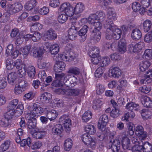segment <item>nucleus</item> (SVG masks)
<instances>
[{
  "instance_id": "2f4dec72",
  "label": "nucleus",
  "mask_w": 152,
  "mask_h": 152,
  "mask_svg": "<svg viewBox=\"0 0 152 152\" xmlns=\"http://www.w3.org/2000/svg\"><path fill=\"white\" fill-rule=\"evenodd\" d=\"M96 93L98 95H100L102 94L105 90L103 85L97 83H96Z\"/></svg>"
},
{
  "instance_id": "c03bdc74",
  "label": "nucleus",
  "mask_w": 152,
  "mask_h": 152,
  "mask_svg": "<svg viewBox=\"0 0 152 152\" xmlns=\"http://www.w3.org/2000/svg\"><path fill=\"white\" fill-rule=\"evenodd\" d=\"M10 145V140H7L5 141L1 145L0 147V150L2 152L5 151L9 148Z\"/></svg>"
},
{
  "instance_id": "09e8293b",
  "label": "nucleus",
  "mask_w": 152,
  "mask_h": 152,
  "mask_svg": "<svg viewBox=\"0 0 152 152\" xmlns=\"http://www.w3.org/2000/svg\"><path fill=\"white\" fill-rule=\"evenodd\" d=\"M59 48L58 44H55L52 45L50 48V51L52 54H56L59 50Z\"/></svg>"
},
{
  "instance_id": "4d7b16f0",
  "label": "nucleus",
  "mask_w": 152,
  "mask_h": 152,
  "mask_svg": "<svg viewBox=\"0 0 152 152\" xmlns=\"http://www.w3.org/2000/svg\"><path fill=\"white\" fill-rule=\"evenodd\" d=\"M42 145V142L39 141L34 142L30 145L32 149H37L40 148Z\"/></svg>"
},
{
  "instance_id": "72a5a7b5",
  "label": "nucleus",
  "mask_w": 152,
  "mask_h": 152,
  "mask_svg": "<svg viewBox=\"0 0 152 152\" xmlns=\"http://www.w3.org/2000/svg\"><path fill=\"white\" fill-rule=\"evenodd\" d=\"M99 50L98 48L96 47L91 48L89 53V55L91 57H97L99 56Z\"/></svg>"
},
{
  "instance_id": "c756f323",
  "label": "nucleus",
  "mask_w": 152,
  "mask_h": 152,
  "mask_svg": "<svg viewBox=\"0 0 152 152\" xmlns=\"http://www.w3.org/2000/svg\"><path fill=\"white\" fill-rule=\"evenodd\" d=\"M152 23L150 20H146L144 21L143 23V29L144 31L147 32H148L151 29Z\"/></svg>"
},
{
  "instance_id": "13d9d810",
  "label": "nucleus",
  "mask_w": 152,
  "mask_h": 152,
  "mask_svg": "<svg viewBox=\"0 0 152 152\" xmlns=\"http://www.w3.org/2000/svg\"><path fill=\"white\" fill-rule=\"evenodd\" d=\"M67 75L65 74L62 73L60 74L55 73V77L56 79L65 82V78Z\"/></svg>"
},
{
  "instance_id": "0eeeda50",
  "label": "nucleus",
  "mask_w": 152,
  "mask_h": 152,
  "mask_svg": "<svg viewBox=\"0 0 152 152\" xmlns=\"http://www.w3.org/2000/svg\"><path fill=\"white\" fill-rule=\"evenodd\" d=\"M108 121V116L106 115H102L100 118L98 124V129L102 132H106V125Z\"/></svg>"
},
{
  "instance_id": "6e6552de",
  "label": "nucleus",
  "mask_w": 152,
  "mask_h": 152,
  "mask_svg": "<svg viewBox=\"0 0 152 152\" xmlns=\"http://www.w3.org/2000/svg\"><path fill=\"white\" fill-rule=\"evenodd\" d=\"M120 142L118 140H110L107 143L108 148H111L113 152H118L120 148Z\"/></svg>"
},
{
  "instance_id": "dca6fc26",
  "label": "nucleus",
  "mask_w": 152,
  "mask_h": 152,
  "mask_svg": "<svg viewBox=\"0 0 152 152\" xmlns=\"http://www.w3.org/2000/svg\"><path fill=\"white\" fill-rule=\"evenodd\" d=\"M130 48H133V51L135 53H138L140 51L144 46V43L140 42L134 45L133 44L129 45Z\"/></svg>"
},
{
  "instance_id": "6ab92c4d",
  "label": "nucleus",
  "mask_w": 152,
  "mask_h": 152,
  "mask_svg": "<svg viewBox=\"0 0 152 152\" xmlns=\"http://www.w3.org/2000/svg\"><path fill=\"white\" fill-rule=\"evenodd\" d=\"M28 119L27 123V125L28 128L31 130L34 129L36 127L37 121L35 118H30Z\"/></svg>"
},
{
  "instance_id": "423d86ee",
  "label": "nucleus",
  "mask_w": 152,
  "mask_h": 152,
  "mask_svg": "<svg viewBox=\"0 0 152 152\" xmlns=\"http://www.w3.org/2000/svg\"><path fill=\"white\" fill-rule=\"evenodd\" d=\"M82 139L85 144L88 145L92 149L96 147V140L94 137H92L88 134H84L82 136Z\"/></svg>"
},
{
  "instance_id": "cd10ccee",
  "label": "nucleus",
  "mask_w": 152,
  "mask_h": 152,
  "mask_svg": "<svg viewBox=\"0 0 152 152\" xmlns=\"http://www.w3.org/2000/svg\"><path fill=\"white\" fill-rule=\"evenodd\" d=\"M85 130L87 134L88 133L91 135L94 134L96 132L95 127L94 125L90 124L86 126Z\"/></svg>"
},
{
  "instance_id": "a878e982",
  "label": "nucleus",
  "mask_w": 152,
  "mask_h": 152,
  "mask_svg": "<svg viewBox=\"0 0 152 152\" xmlns=\"http://www.w3.org/2000/svg\"><path fill=\"white\" fill-rule=\"evenodd\" d=\"M101 37V34L100 31H92L91 38L94 42L97 43L99 42Z\"/></svg>"
},
{
  "instance_id": "7ed1b4c3",
  "label": "nucleus",
  "mask_w": 152,
  "mask_h": 152,
  "mask_svg": "<svg viewBox=\"0 0 152 152\" xmlns=\"http://www.w3.org/2000/svg\"><path fill=\"white\" fill-rule=\"evenodd\" d=\"M71 46L70 44H68L65 48L66 51L64 54L60 55L61 59L65 61H70L74 59L75 55L73 52L71 50Z\"/></svg>"
},
{
  "instance_id": "79ce46f5",
  "label": "nucleus",
  "mask_w": 152,
  "mask_h": 152,
  "mask_svg": "<svg viewBox=\"0 0 152 152\" xmlns=\"http://www.w3.org/2000/svg\"><path fill=\"white\" fill-rule=\"evenodd\" d=\"M72 145V141L70 139H67L65 141L64 144V149L67 151L71 149Z\"/></svg>"
},
{
  "instance_id": "f8f14e48",
  "label": "nucleus",
  "mask_w": 152,
  "mask_h": 152,
  "mask_svg": "<svg viewBox=\"0 0 152 152\" xmlns=\"http://www.w3.org/2000/svg\"><path fill=\"white\" fill-rule=\"evenodd\" d=\"M31 52L32 55L35 57H41L44 53L43 50L40 47L37 48V44L33 46Z\"/></svg>"
},
{
  "instance_id": "774afa93",
  "label": "nucleus",
  "mask_w": 152,
  "mask_h": 152,
  "mask_svg": "<svg viewBox=\"0 0 152 152\" xmlns=\"http://www.w3.org/2000/svg\"><path fill=\"white\" fill-rule=\"evenodd\" d=\"M80 72V69L76 67L70 69L68 71V73L72 74L75 75L79 74Z\"/></svg>"
},
{
  "instance_id": "39448f33",
  "label": "nucleus",
  "mask_w": 152,
  "mask_h": 152,
  "mask_svg": "<svg viewBox=\"0 0 152 152\" xmlns=\"http://www.w3.org/2000/svg\"><path fill=\"white\" fill-rule=\"evenodd\" d=\"M116 14L111 8H109L107 11V19L104 23V27H107L108 25L114 26L113 21L116 18Z\"/></svg>"
},
{
  "instance_id": "6e6d98bb",
  "label": "nucleus",
  "mask_w": 152,
  "mask_h": 152,
  "mask_svg": "<svg viewBox=\"0 0 152 152\" xmlns=\"http://www.w3.org/2000/svg\"><path fill=\"white\" fill-rule=\"evenodd\" d=\"M6 78L3 76L0 77V89H4L7 86Z\"/></svg>"
},
{
  "instance_id": "a19ab883",
  "label": "nucleus",
  "mask_w": 152,
  "mask_h": 152,
  "mask_svg": "<svg viewBox=\"0 0 152 152\" xmlns=\"http://www.w3.org/2000/svg\"><path fill=\"white\" fill-rule=\"evenodd\" d=\"M141 114L143 118L147 119L150 118L152 115V113L148 110L144 109L142 110Z\"/></svg>"
},
{
  "instance_id": "9b49d317",
  "label": "nucleus",
  "mask_w": 152,
  "mask_h": 152,
  "mask_svg": "<svg viewBox=\"0 0 152 152\" xmlns=\"http://www.w3.org/2000/svg\"><path fill=\"white\" fill-rule=\"evenodd\" d=\"M59 9L61 11H64L65 13H67L70 16L72 15L73 14V8L69 3H63L59 7Z\"/></svg>"
},
{
  "instance_id": "e433bc0d",
  "label": "nucleus",
  "mask_w": 152,
  "mask_h": 152,
  "mask_svg": "<svg viewBox=\"0 0 152 152\" xmlns=\"http://www.w3.org/2000/svg\"><path fill=\"white\" fill-rule=\"evenodd\" d=\"M36 4V0H31L27 2L25 6V8L27 10H30L35 6Z\"/></svg>"
},
{
  "instance_id": "e2e57ef3",
  "label": "nucleus",
  "mask_w": 152,
  "mask_h": 152,
  "mask_svg": "<svg viewBox=\"0 0 152 152\" xmlns=\"http://www.w3.org/2000/svg\"><path fill=\"white\" fill-rule=\"evenodd\" d=\"M139 90L142 93L147 94L151 91V88L149 86L144 85L140 87Z\"/></svg>"
},
{
  "instance_id": "b1692460",
  "label": "nucleus",
  "mask_w": 152,
  "mask_h": 152,
  "mask_svg": "<svg viewBox=\"0 0 152 152\" xmlns=\"http://www.w3.org/2000/svg\"><path fill=\"white\" fill-rule=\"evenodd\" d=\"M85 9V6L82 3H77L75 7L73 13L75 14H78L82 12Z\"/></svg>"
},
{
  "instance_id": "a211bd4d",
  "label": "nucleus",
  "mask_w": 152,
  "mask_h": 152,
  "mask_svg": "<svg viewBox=\"0 0 152 152\" xmlns=\"http://www.w3.org/2000/svg\"><path fill=\"white\" fill-rule=\"evenodd\" d=\"M46 133L45 131L41 129H38L32 134V136L33 137L36 139H41L44 137Z\"/></svg>"
},
{
  "instance_id": "ea45409f",
  "label": "nucleus",
  "mask_w": 152,
  "mask_h": 152,
  "mask_svg": "<svg viewBox=\"0 0 152 152\" xmlns=\"http://www.w3.org/2000/svg\"><path fill=\"white\" fill-rule=\"evenodd\" d=\"M67 13H64L60 15L58 17V22L61 23L65 22L67 20L68 16Z\"/></svg>"
},
{
  "instance_id": "864d4df0",
  "label": "nucleus",
  "mask_w": 152,
  "mask_h": 152,
  "mask_svg": "<svg viewBox=\"0 0 152 152\" xmlns=\"http://www.w3.org/2000/svg\"><path fill=\"white\" fill-rule=\"evenodd\" d=\"M26 90L22 87L18 86V84H16L14 88V92L16 95H18L21 94Z\"/></svg>"
},
{
  "instance_id": "49530a36",
  "label": "nucleus",
  "mask_w": 152,
  "mask_h": 152,
  "mask_svg": "<svg viewBox=\"0 0 152 152\" xmlns=\"http://www.w3.org/2000/svg\"><path fill=\"white\" fill-rule=\"evenodd\" d=\"M23 111V107L22 105H18L15 111V116L18 117L21 115Z\"/></svg>"
},
{
  "instance_id": "f257e3e1",
  "label": "nucleus",
  "mask_w": 152,
  "mask_h": 152,
  "mask_svg": "<svg viewBox=\"0 0 152 152\" xmlns=\"http://www.w3.org/2000/svg\"><path fill=\"white\" fill-rule=\"evenodd\" d=\"M104 27L106 29L105 37L107 39L118 40L120 38L122 33L121 29L115 28L112 26L108 25L107 27Z\"/></svg>"
},
{
  "instance_id": "f03ea898",
  "label": "nucleus",
  "mask_w": 152,
  "mask_h": 152,
  "mask_svg": "<svg viewBox=\"0 0 152 152\" xmlns=\"http://www.w3.org/2000/svg\"><path fill=\"white\" fill-rule=\"evenodd\" d=\"M132 141L134 143H137L134 145L132 148L130 146V140L127 137H123L122 140V144L123 148L126 150V152H128V151L132 149V151L134 152H141L140 151L142 150V145H141L140 142L139 141H135L134 139Z\"/></svg>"
},
{
  "instance_id": "1a4fd4ad",
  "label": "nucleus",
  "mask_w": 152,
  "mask_h": 152,
  "mask_svg": "<svg viewBox=\"0 0 152 152\" xmlns=\"http://www.w3.org/2000/svg\"><path fill=\"white\" fill-rule=\"evenodd\" d=\"M126 108L128 110L131 112V114H129L130 117L133 118L135 116V114L134 111H138L140 110V107L138 104H135L133 102L128 103L126 106Z\"/></svg>"
},
{
  "instance_id": "0e129e2a",
  "label": "nucleus",
  "mask_w": 152,
  "mask_h": 152,
  "mask_svg": "<svg viewBox=\"0 0 152 152\" xmlns=\"http://www.w3.org/2000/svg\"><path fill=\"white\" fill-rule=\"evenodd\" d=\"M33 107H34L36 113L38 116H39L41 113L43 112V109L42 108L39 107L38 104H37L36 103H34L33 105Z\"/></svg>"
},
{
  "instance_id": "412c9836",
  "label": "nucleus",
  "mask_w": 152,
  "mask_h": 152,
  "mask_svg": "<svg viewBox=\"0 0 152 152\" xmlns=\"http://www.w3.org/2000/svg\"><path fill=\"white\" fill-rule=\"evenodd\" d=\"M63 131L62 125L60 124H57L52 129L53 133L56 135L60 136Z\"/></svg>"
},
{
  "instance_id": "de8ad7c7",
  "label": "nucleus",
  "mask_w": 152,
  "mask_h": 152,
  "mask_svg": "<svg viewBox=\"0 0 152 152\" xmlns=\"http://www.w3.org/2000/svg\"><path fill=\"white\" fill-rule=\"evenodd\" d=\"M80 91L78 89H69L67 90L66 94L69 95L76 96L78 95Z\"/></svg>"
},
{
  "instance_id": "680f3d73",
  "label": "nucleus",
  "mask_w": 152,
  "mask_h": 152,
  "mask_svg": "<svg viewBox=\"0 0 152 152\" xmlns=\"http://www.w3.org/2000/svg\"><path fill=\"white\" fill-rule=\"evenodd\" d=\"M41 37V36L39 33L35 32L33 35L32 34L31 39L33 41L37 42L40 39Z\"/></svg>"
},
{
  "instance_id": "58836bf2",
  "label": "nucleus",
  "mask_w": 152,
  "mask_h": 152,
  "mask_svg": "<svg viewBox=\"0 0 152 152\" xmlns=\"http://www.w3.org/2000/svg\"><path fill=\"white\" fill-rule=\"evenodd\" d=\"M7 9L10 14H13L19 12L14 4H9L7 6Z\"/></svg>"
},
{
  "instance_id": "4468645a",
  "label": "nucleus",
  "mask_w": 152,
  "mask_h": 152,
  "mask_svg": "<svg viewBox=\"0 0 152 152\" xmlns=\"http://www.w3.org/2000/svg\"><path fill=\"white\" fill-rule=\"evenodd\" d=\"M109 72L115 78H118L121 74V71L118 67H110Z\"/></svg>"
},
{
  "instance_id": "9d476101",
  "label": "nucleus",
  "mask_w": 152,
  "mask_h": 152,
  "mask_svg": "<svg viewBox=\"0 0 152 152\" xmlns=\"http://www.w3.org/2000/svg\"><path fill=\"white\" fill-rule=\"evenodd\" d=\"M59 122L64 124V126L66 131L68 132L70 130L72 126L70 119L67 116L63 115L59 119Z\"/></svg>"
},
{
  "instance_id": "c85d7f7f",
  "label": "nucleus",
  "mask_w": 152,
  "mask_h": 152,
  "mask_svg": "<svg viewBox=\"0 0 152 152\" xmlns=\"http://www.w3.org/2000/svg\"><path fill=\"white\" fill-rule=\"evenodd\" d=\"M46 115L48 119L52 121L54 120L57 116V114L56 110H53L47 111Z\"/></svg>"
},
{
  "instance_id": "7c9ffc66",
  "label": "nucleus",
  "mask_w": 152,
  "mask_h": 152,
  "mask_svg": "<svg viewBox=\"0 0 152 152\" xmlns=\"http://www.w3.org/2000/svg\"><path fill=\"white\" fill-rule=\"evenodd\" d=\"M26 78H23L18 80V85L19 86L22 87V88L27 89L28 88V82L26 81Z\"/></svg>"
},
{
  "instance_id": "338daca9",
  "label": "nucleus",
  "mask_w": 152,
  "mask_h": 152,
  "mask_svg": "<svg viewBox=\"0 0 152 152\" xmlns=\"http://www.w3.org/2000/svg\"><path fill=\"white\" fill-rule=\"evenodd\" d=\"M94 29L93 31H100V30L101 29L102 24L99 22H95L94 23Z\"/></svg>"
},
{
  "instance_id": "c9c22d12",
  "label": "nucleus",
  "mask_w": 152,
  "mask_h": 152,
  "mask_svg": "<svg viewBox=\"0 0 152 152\" xmlns=\"http://www.w3.org/2000/svg\"><path fill=\"white\" fill-rule=\"evenodd\" d=\"M66 83H67V80H66L65 82H64V81L56 79L53 82L52 85V86L56 87H61L64 84L65 86H68V85Z\"/></svg>"
},
{
  "instance_id": "8fccbe9b",
  "label": "nucleus",
  "mask_w": 152,
  "mask_h": 152,
  "mask_svg": "<svg viewBox=\"0 0 152 152\" xmlns=\"http://www.w3.org/2000/svg\"><path fill=\"white\" fill-rule=\"evenodd\" d=\"M102 104V101L99 99H96L94 102L93 108L94 110H97L99 109Z\"/></svg>"
},
{
  "instance_id": "ddd939ff",
  "label": "nucleus",
  "mask_w": 152,
  "mask_h": 152,
  "mask_svg": "<svg viewBox=\"0 0 152 152\" xmlns=\"http://www.w3.org/2000/svg\"><path fill=\"white\" fill-rule=\"evenodd\" d=\"M88 29L87 25H84L82 28L79 31L78 34L80 37L79 39L80 42H83L86 39V34Z\"/></svg>"
},
{
  "instance_id": "052dcab7",
  "label": "nucleus",
  "mask_w": 152,
  "mask_h": 152,
  "mask_svg": "<svg viewBox=\"0 0 152 152\" xmlns=\"http://www.w3.org/2000/svg\"><path fill=\"white\" fill-rule=\"evenodd\" d=\"M110 62V59L108 57H105L102 59V64L100 66H104L108 65Z\"/></svg>"
},
{
  "instance_id": "bb28decb",
  "label": "nucleus",
  "mask_w": 152,
  "mask_h": 152,
  "mask_svg": "<svg viewBox=\"0 0 152 152\" xmlns=\"http://www.w3.org/2000/svg\"><path fill=\"white\" fill-rule=\"evenodd\" d=\"M77 31L71 27L68 30V35L69 39L73 40H75L77 35Z\"/></svg>"
},
{
  "instance_id": "bf43d9fd",
  "label": "nucleus",
  "mask_w": 152,
  "mask_h": 152,
  "mask_svg": "<svg viewBox=\"0 0 152 152\" xmlns=\"http://www.w3.org/2000/svg\"><path fill=\"white\" fill-rule=\"evenodd\" d=\"M20 143L21 146L23 147L27 145L28 146L30 147L31 144V139L30 137H28L26 139H23Z\"/></svg>"
},
{
  "instance_id": "4be33fe9",
  "label": "nucleus",
  "mask_w": 152,
  "mask_h": 152,
  "mask_svg": "<svg viewBox=\"0 0 152 152\" xmlns=\"http://www.w3.org/2000/svg\"><path fill=\"white\" fill-rule=\"evenodd\" d=\"M142 36V33L137 28L133 29L131 33V37L133 39L138 40Z\"/></svg>"
},
{
  "instance_id": "20e7f679",
  "label": "nucleus",
  "mask_w": 152,
  "mask_h": 152,
  "mask_svg": "<svg viewBox=\"0 0 152 152\" xmlns=\"http://www.w3.org/2000/svg\"><path fill=\"white\" fill-rule=\"evenodd\" d=\"M142 58L145 61H142L139 64V66H150L152 64L149 61L152 58V50L146 49L142 56Z\"/></svg>"
},
{
  "instance_id": "f3484780",
  "label": "nucleus",
  "mask_w": 152,
  "mask_h": 152,
  "mask_svg": "<svg viewBox=\"0 0 152 152\" xmlns=\"http://www.w3.org/2000/svg\"><path fill=\"white\" fill-rule=\"evenodd\" d=\"M125 40L122 39L118 42V50L121 53H123L126 50Z\"/></svg>"
},
{
  "instance_id": "69168bd1",
  "label": "nucleus",
  "mask_w": 152,
  "mask_h": 152,
  "mask_svg": "<svg viewBox=\"0 0 152 152\" xmlns=\"http://www.w3.org/2000/svg\"><path fill=\"white\" fill-rule=\"evenodd\" d=\"M49 12V10L48 7H44L40 9L39 10V12L42 15L47 14Z\"/></svg>"
},
{
  "instance_id": "a18cd8bd",
  "label": "nucleus",
  "mask_w": 152,
  "mask_h": 152,
  "mask_svg": "<svg viewBox=\"0 0 152 152\" xmlns=\"http://www.w3.org/2000/svg\"><path fill=\"white\" fill-rule=\"evenodd\" d=\"M105 67H98L95 72V76L96 77H100L105 70Z\"/></svg>"
},
{
  "instance_id": "f704fd0d",
  "label": "nucleus",
  "mask_w": 152,
  "mask_h": 152,
  "mask_svg": "<svg viewBox=\"0 0 152 152\" xmlns=\"http://www.w3.org/2000/svg\"><path fill=\"white\" fill-rule=\"evenodd\" d=\"M92 117V113L90 111H86L82 116V119L84 122H87Z\"/></svg>"
},
{
  "instance_id": "37998d69",
  "label": "nucleus",
  "mask_w": 152,
  "mask_h": 152,
  "mask_svg": "<svg viewBox=\"0 0 152 152\" xmlns=\"http://www.w3.org/2000/svg\"><path fill=\"white\" fill-rule=\"evenodd\" d=\"M27 72L28 76L31 78L28 79V82H30L31 81V79L33 78L35 76L36 72L34 67H28V70Z\"/></svg>"
},
{
  "instance_id": "5fc2aeb1",
  "label": "nucleus",
  "mask_w": 152,
  "mask_h": 152,
  "mask_svg": "<svg viewBox=\"0 0 152 152\" xmlns=\"http://www.w3.org/2000/svg\"><path fill=\"white\" fill-rule=\"evenodd\" d=\"M120 114L118 109H114L112 110L110 112V116L114 118L118 117Z\"/></svg>"
},
{
  "instance_id": "3c124183",
  "label": "nucleus",
  "mask_w": 152,
  "mask_h": 152,
  "mask_svg": "<svg viewBox=\"0 0 152 152\" xmlns=\"http://www.w3.org/2000/svg\"><path fill=\"white\" fill-rule=\"evenodd\" d=\"M98 18L96 14H91L88 18V22L89 24H92L96 22H95V20H98Z\"/></svg>"
},
{
  "instance_id": "aec40b11",
  "label": "nucleus",
  "mask_w": 152,
  "mask_h": 152,
  "mask_svg": "<svg viewBox=\"0 0 152 152\" xmlns=\"http://www.w3.org/2000/svg\"><path fill=\"white\" fill-rule=\"evenodd\" d=\"M51 98L52 95L50 93L45 92L41 94L40 99L41 102L47 103L49 102Z\"/></svg>"
},
{
  "instance_id": "5701e85b",
  "label": "nucleus",
  "mask_w": 152,
  "mask_h": 152,
  "mask_svg": "<svg viewBox=\"0 0 152 152\" xmlns=\"http://www.w3.org/2000/svg\"><path fill=\"white\" fill-rule=\"evenodd\" d=\"M17 78V74L15 72L10 73L8 75L7 80L8 83L13 85L15 83Z\"/></svg>"
},
{
  "instance_id": "2eb2a0df",
  "label": "nucleus",
  "mask_w": 152,
  "mask_h": 152,
  "mask_svg": "<svg viewBox=\"0 0 152 152\" xmlns=\"http://www.w3.org/2000/svg\"><path fill=\"white\" fill-rule=\"evenodd\" d=\"M45 36L46 39L49 40H53L57 38V35L55 31L50 29L45 33Z\"/></svg>"
},
{
  "instance_id": "4c0bfd02",
  "label": "nucleus",
  "mask_w": 152,
  "mask_h": 152,
  "mask_svg": "<svg viewBox=\"0 0 152 152\" xmlns=\"http://www.w3.org/2000/svg\"><path fill=\"white\" fill-rule=\"evenodd\" d=\"M15 72L18 73L19 76L21 78L23 77L26 74L25 67H15Z\"/></svg>"
},
{
  "instance_id": "473e14b6",
  "label": "nucleus",
  "mask_w": 152,
  "mask_h": 152,
  "mask_svg": "<svg viewBox=\"0 0 152 152\" xmlns=\"http://www.w3.org/2000/svg\"><path fill=\"white\" fill-rule=\"evenodd\" d=\"M142 147L143 152H152V145L149 142H145L142 143Z\"/></svg>"
},
{
  "instance_id": "603ef678",
  "label": "nucleus",
  "mask_w": 152,
  "mask_h": 152,
  "mask_svg": "<svg viewBox=\"0 0 152 152\" xmlns=\"http://www.w3.org/2000/svg\"><path fill=\"white\" fill-rule=\"evenodd\" d=\"M18 100L17 99H14L10 101L9 104L8 106V108L9 109L14 110L18 105Z\"/></svg>"
},
{
  "instance_id": "393cba45",
  "label": "nucleus",
  "mask_w": 152,
  "mask_h": 152,
  "mask_svg": "<svg viewBox=\"0 0 152 152\" xmlns=\"http://www.w3.org/2000/svg\"><path fill=\"white\" fill-rule=\"evenodd\" d=\"M141 101L143 105L147 108L152 107V101L150 98L147 96H144L142 98Z\"/></svg>"
}]
</instances>
